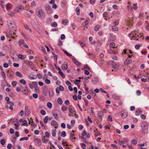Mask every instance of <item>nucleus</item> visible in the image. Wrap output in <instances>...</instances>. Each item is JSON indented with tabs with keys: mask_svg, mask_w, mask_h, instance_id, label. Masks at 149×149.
I'll return each mask as SVG.
<instances>
[{
	"mask_svg": "<svg viewBox=\"0 0 149 149\" xmlns=\"http://www.w3.org/2000/svg\"><path fill=\"white\" fill-rule=\"evenodd\" d=\"M141 127V131L143 133L145 134L147 132L148 125L147 123L144 121L140 123Z\"/></svg>",
	"mask_w": 149,
	"mask_h": 149,
	"instance_id": "f257e3e1",
	"label": "nucleus"
},
{
	"mask_svg": "<svg viewBox=\"0 0 149 149\" xmlns=\"http://www.w3.org/2000/svg\"><path fill=\"white\" fill-rule=\"evenodd\" d=\"M36 13L37 16L39 18L43 19L45 16V13L42 9H38L36 10Z\"/></svg>",
	"mask_w": 149,
	"mask_h": 149,
	"instance_id": "f03ea898",
	"label": "nucleus"
},
{
	"mask_svg": "<svg viewBox=\"0 0 149 149\" xmlns=\"http://www.w3.org/2000/svg\"><path fill=\"white\" fill-rule=\"evenodd\" d=\"M136 31H135L133 32H132L130 33L129 34V36L131 38V39H132L135 40L136 38H137L139 36V35H136Z\"/></svg>",
	"mask_w": 149,
	"mask_h": 149,
	"instance_id": "7ed1b4c3",
	"label": "nucleus"
},
{
	"mask_svg": "<svg viewBox=\"0 0 149 149\" xmlns=\"http://www.w3.org/2000/svg\"><path fill=\"white\" fill-rule=\"evenodd\" d=\"M46 10L47 11V14H51L52 13V10L51 7L49 6H46Z\"/></svg>",
	"mask_w": 149,
	"mask_h": 149,
	"instance_id": "20e7f679",
	"label": "nucleus"
},
{
	"mask_svg": "<svg viewBox=\"0 0 149 149\" xmlns=\"http://www.w3.org/2000/svg\"><path fill=\"white\" fill-rule=\"evenodd\" d=\"M51 124L52 125L54 126L55 128H57L58 127V124L57 122L55 120H52Z\"/></svg>",
	"mask_w": 149,
	"mask_h": 149,
	"instance_id": "39448f33",
	"label": "nucleus"
},
{
	"mask_svg": "<svg viewBox=\"0 0 149 149\" xmlns=\"http://www.w3.org/2000/svg\"><path fill=\"white\" fill-rule=\"evenodd\" d=\"M121 116L123 118H125L127 117V112L122 110L121 111Z\"/></svg>",
	"mask_w": 149,
	"mask_h": 149,
	"instance_id": "423d86ee",
	"label": "nucleus"
},
{
	"mask_svg": "<svg viewBox=\"0 0 149 149\" xmlns=\"http://www.w3.org/2000/svg\"><path fill=\"white\" fill-rule=\"evenodd\" d=\"M48 89L46 87H43L42 88V91L43 94L45 96L47 95Z\"/></svg>",
	"mask_w": 149,
	"mask_h": 149,
	"instance_id": "0eeeda50",
	"label": "nucleus"
},
{
	"mask_svg": "<svg viewBox=\"0 0 149 149\" xmlns=\"http://www.w3.org/2000/svg\"><path fill=\"white\" fill-rule=\"evenodd\" d=\"M74 109V107L72 105H70L69 106V112L70 114H73L74 111H73V109Z\"/></svg>",
	"mask_w": 149,
	"mask_h": 149,
	"instance_id": "6e6552de",
	"label": "nucleus"
},
{
	"mask_svg": "<svg viewBox=\"0 0 149 149\" xmlns=\"http://www.w3.org/2000/svg\"><path fill=\"white\" fill-rule=\"evenodd\" d=\"M82 135L83 136H86L87 138H89L90 137V135L88 133H87L86 131H84L82 134Z\"/></svg>",
	"mask_w": 149,
	"mask_h": 149,
	"instance_id": "1a4fd4ad",
	"label": "nucleus"
},
{
	"mask_svg": "<svg viewBox=\"0 0 149 149\" xmlns=\"http://www.w3.org/2000/svg\"><path fill=\"white\" fill-rule=\"evenodd\" d=\"M72 60L74 62V63L78 66H80L81 63L78 61H77L75 58H72Z\"/></svg>",
	"mask_w": 149,
	"mask_h": 149,
	"instance_id": "9d476101",
	"label": "nucleus"
},
{
	"mask_svg": "<svg viewBox=\"0 0 149 149\" xmlns=\"http://www.w3.org/2000/svg\"><path fill=\"white\" fill-rule=\"evenodd\" d=\"M58 73L61 75L63 78H64L65 77V75L63 74L60 68H58Z\"/></svg>",
	"mask_w": 149,
	"mask_h": 149,
	"instance_id": "9b49d317",
	"label": "nucleus"
},
{
	"mask_svg": "<svg viewBox=\"0 0 149 149\" xmlns=\"http://www.w3.org/2000/svg\"><path fill=\"white\" fill-rule=\"evenodd\" d=\"M6 100L7 102V104H12V105H14V103L12 102H10V98L8 97H6Z\"/></svg>",
	"mask_w": 149,
	"mask_h": 149,
	"instance_id": "f8f14e48",
	"label": "nucleus"
},
{
	"mask_svg": "<svg viewBox=\"0 0 149 149\" xmlns=\"http://www.w3.org/2000/svg\"><path fill=\"white\" fill-rule=\"evenodd\" d=\"M132 60L131 59H126L124 62V65H125L130 64L132 63Z\"/></svg>",
	"mask_w": 149,
	"mask_h": 149,
	"instance_id": "ddd939ff",
	"label": "nucleus"
},
{
	"mask_svg": "<svg viewBox=\"0 0 149 149\" xmlns=\"http://www.w3.org/2000/svg\"><path fill=\"white\" fill-rule=\"evenodd\" d=\"M58 111L57 110L54 111L52 113V115L54 116L55 119H57L58 114L57 112Z\"/></svg>",
	"mask_w": 149,
	"mask_h": 149,
	"instance_id": "4468645a",
	"label": "nucleus"
},
{
	"mask_svg": "<svg viewBox=\"0 0 149 149\" xmlns=\"http://www.w3.org/2000/svg\"><path fill=\"white\" fill-rule=\"evenodd\" d=\"M74 134H73L72 133L70 134V139L72 141H74L75 139H76V138L74 137Z\"/></svg>",
	"mask_w": 149,
	"mask_h": 149,
	"instance_id": "2eb2a0df",
	"label": "nucleus"
},
{
	"mask_svg": "<svg viewBox=\"0 0 149 149\" xmlns=\"http://www.w3.org/2000/svg\"><path fill=\"white\" fill-rule=\"evenodd\" d=\"M118 67V65L116 64L114 61H112V67L114 68H116Z\"/></svg>",
	"mask_w": 149,
	"mask_h": 149,
	"instance_id": "dca6fc26",
	"label": "nucleus"
},
{
	"mask_svg": "<svg viewBox=\"0 0 149 149\" xmlns=\"http://www.w3.org/2000/svg\"><path fill=\"white\" fill-rule=\"evenodd\" d=\"M112 96V98L115 100H118L120 98V97L119 96L115 94H113Z\"/></svg>",
	"mask_w": 149,
	"mask_h": 149,
	"instance_id": "f3484780",
	"label": "nucleus"
},
{
	"mask_svg": "<svg viewBox=\"0 0 149 149\" xmlns=\"http://www.w3.org/2000/svg\"><path fill=\"white\" fill-rule=\"evenodd\" d=\"M27 87L26 86L24 88L23 90L22 91V92L24 93V95H27L28 93V91H27Z\"/></svg>",
	"mask_w": 149,
	"mask_h": 149,
	"instance_id": "a211bd4d",
	"label": "nucleus"
},
{
	"mask_svg": "<svg viewBox=\"0 0 149 149\" xmlns=\"http://www.w3.org/2000/svg\"><path fill=\"white\" fill-rule=\"evenodd\" d=\"M24 62L26 64H27L30 66H32L33 65V63L31 61L26 60L24 61Z\"/></svg>",
	"mask_w": 149,
	"mask_h": 149,
	"instance_id": "6ab92c4d",
	"label": "nucleus"
},
{
	"mask_svg": "<svg viewBox=\"0 0 149 149\" xmlns=\"http://www.w3.org/2000/svg\"><path fill=\"white\" fill-rule=\"evenodd\" d=\"M8 74L10 77H12L14 74V72L12 71L8 70L7 72Z\"/></svg>",
	"mask_w": 149,
	"mask_h": 149,
	"instance_id": "aec40b11",
	"label": "nucleus"
},
{
	"mask_svg": "<svg viewBox=\"0 0 149 149\" xmlns=\"http://www.w3.org/2000/svg\"><path fill=\"white\" fill-rule=\"evenodd\" d=\"M103 115V112L102 111H100L99 112V113L97 115V116L99 117L100 118H101L102 119V116Z\"/></svg>",
	"mask_w": 149,
	"mask_h": 149,
	"instance_id": "412c9836",
	"label": "nucleus"
},
{
	"mask_svg": "<svg viewBox=\"0 0 149 149\" xmlns=\"http://www.w3.org/2000/svg\"><path fill=\"white\" fill-rule=\"evenodd\" d=\"M68 68L67 65L65 64H63L61 66V68L63 70H66Z\"/></svg>",
	"mask_w": 149,
	"mask_h": 149,
	"instance_id": "4be33fe9",
	"label": "nucleus"
},
{
	"mask_svg": "<svg viewBox=\"0 0 149 149\" xmlns=\"http://www.w3.org/2000/svg\"><path fill=\"white\" fill-rule=\"evenodd\" d=\"M142 113V111L141 110H137L135 113L136 116H139Z\"/></svg>",
	"mask_w": 149,
	"mask_h": 149,
	"instance_id": "5701e85b",
	"label": "nucleus"
},
{
	"mask_svg": "<svg viewBox=\"0 0 149 149\" xmlns=\"http://www.w3.org/2000/svg\"><path fill=\"white\" fill-rule=\"evenodd\" d=\"M68 22V20L67 19H64L62 20V23L65 25L67 24Z\"/></svg>",
	"mask_w": 149,
	"mask_h": 149,
	"instance_id": "b1692460",
	"label": "nucleus"
},
{
	"mask_svg": "<svg viewBox=\"0 0 149 149\" xmlns=\"http://www.w3.org/2000/svg\"><path fill=\"white\" fill-rule=\"evenodd\" d=\"M57 102L60 105L62 104L63 103V101L61 98L60 97H59L58 98Z\"/></svg>",
	"mask_w": 149,
	"mask_h": 149,
	"instance_id": "393cba45",
	"label": "nucleus"
},
{
	"mask_svg": "<svg viewBox=\"0 0 149 149\" xmlns=\"http://www.w3.org/2000/svg\"><path fill=\"white\" fill-rule=\"evenodd\" d=\"M24 26L25 28L27 30H29V31L30 32H32V30L31 29H30L29 28L28 25L27 24H24Z\"/></svg>",
	"mask_w": 149,
	"mask_h": 149,
	"instance_id": "a878e982",
	"label": "nucleus"
},
{
	"mask_svg": "<svg viewBox=\"0 0 149 149\" xmlns=\"http://www.w3.org/2000/svg\"><path fill=\"white\" fill-rule=\"evenodd\" d=\"M49 117L48 116H46L45 118L43 119V121L45 123H46L48 121Z\"/></svg>",
	"mask_w": 149,
	"mask_h": 149,
	"instance_id": "bb28decb",
	"label": "nucleus"
},
{
	"mask_svg": "<svg viewBox=\"0 0 149 149\" xmlns=\"http://www.w3.org/2000/svg\"><path fill=\"white\" fill-rule=\"evenodd\" d=\"M8 15L10 17H13L15 16V13H11L10 11H9L8 13Z\"/></svg>",
	"mask_w": 149,
	"mask_h": 149,
	"instance_id": "cd10ccee",
	"label": "nucleus"
},
{
	"mask_svg": "<svg viewBox=\"0 0 149 149\" xmlns=\"http://www.w3.org/2000/svg\"><path fill=\"white\" fill-rule=\"evenodd\" d=\"M100 28V26L99 25H96L94 28V30L95 31H97Z\"/></svg>",
	"mask_w": 149,
	"mask_h": 149,
	"instance_id": "c85d7f7f",
	"label": "nucleus"
},
{
	"mask_svg": "<svg viewBox=\"0 0 149 149\" xmlns=\"http://www.w3.org/2000/svg\"><path fill=\"white\" fill-rule=\"evenodd\" d=\"M34 141L38 144L41 142V141L40 139H34Z\"/></svg>",
	"mask_w": 149,
	"mask_h": 149,
	"instance_id": "c756f323",
	"label": "nucleus"
},
{
	"mask_svg": "<svg viewBox=\"0 0 149 149\" xmlns=\"http://www.w3.org/2000/svg\"><path fill=\"white\" fill-rule=\"evenodd\" d=\"M51 25L53 27H56L57 26V24L56 22H54L51 23Z\"/></svg>",
	"mask_w": 149,
	"mask_h": 149,
	"instance_id": "7c9ffc66",
	"label": "nucleus"
},
{
	"mask_svg": "<svg viewBox=\"0 0 149 149\" xmlns=\"http://www.w3.org/2000/svg\"><path fill=\"white\" fill-rule=\"evenodd\" d=\"M34 88L35 89V92L36 93H38L39 92V88L38 86H36L34 87Z\"/></svg>",
	"mask_w": 149,
	"mask_h": 149,
	"instance_id": "2f4dec72",
	"label": "nucleus"
},
{
	"mask_svg": "<svg viewBox=\"0 0 149 149\" xmlns=\"http://www.w3.org/2000/svg\"><path fill=\"white\" fill-rule=\"evenodd\" d=\"M30 114V111L29 110L25 111V114L26 116H28Z\"/></svg>",
	"mask_w": 149,
	"mask_h": 149,
	"instance_id": "473e14b6",
	"label": "nucleus"
},
{
	"mask_svg": "<svg viewBox=\"0 0 149 149\" xmlns=\"http://www.w3.org/2000/svg\"><path fill=\"white\" fill-rule=\"evenodd\" d=\"M49 96L50 97H52L54 94V92L53 90H51L49 92Z\"/></svg>",
	"mask_w": 149,
	"mask_h": 149,
	"instance_id": "72a5a7b5",
	"label": "nucleus"
},
{
	"mask_svg": "<svg viewBox=\"0 0 149 149\" xmlns=\"http://www.w3.org/2000/svg\"><path fill=\"white\" fill-rule=\"evenodd\" d=\"M79 43L81 45V46L82 47H83L86 46V44L85 43H82L81 41H79Z\"/></svg>",
	"mask_w": 149,
	"mask_h": 149,
	"instance_id": "f704fd0d",
	"label": "nucleus"
},
{
	"mask_svg": "<svg viewBox=\"0 0 149 149\" xmlns=\"http://www.w3.org/2000/svg\"><path fill=\"white\" fill-rule=\"evenodd\" d=\"M76 11L77 12V15H79L80 14V9L79 7H77L76 9Z\"/></svg>",
	"mask_w": 149,
	"mask_h": 149,
	"instance_id": "c9c22d12",
	"label": "nucleus"
},
{
	"mask_svg": "<svg viewBox=\"0 0 149 149\" xmlns=\"http://www.w3.org/2000/svg\"><path fill=\"white\" fill-rule=\"evenodd\" d=\"M42 140L43 141V142L44 143H47L48 141V140L47 139H45V137L44 136L42 139Z\"/></svg>",
	"mask_w": 149,
	"mask_h": 149,
	"instance_id": "e433bc0d",
	"label": "nucleus"
},
{
	"mask_svg": "<svg viewBox=\"0 0 149 149\" xmlns=\"http://www.w3.org/2000/svg\"><path fill=\"white\" fill-rule=\"evenodd\" d=\"M47 107L50 109L52 108V104L50 102H48L47 104Z\"/></svg>",
	"mask_w": 149,
	"mask_h": 149,
	"instance_id": "4c0bfd02",
	"label": "nucleus"
},
{
	"mask_svg": "<svg viewBox=\"0 0 149 149\" xmlns=\"http://www.w3.org/2000/svg\"><path fill=\"white\" fill-rule=\"evenodd\" d=\"M115 45V43L114 42H112L110 45V48L112 47L113 48H115L114 46Z\"/></svg>",
	"mask_w": 149,
	"mask_h": 149,
	"instance_id": "58836bf2",
	"label": "nucleus"
},
{
	"mask_svg": "<svg viewBox=\"0 0 149 149\" xmlns=\"http://www.w3.org/2000/svg\"><path fill=\"white\" fill-rule=\"evenodd\" d=\"M112 29L114 31H117L118 30V28L116 26H112Z\"/></svg>",
	"mask_w": 149,
	"mask_h": 149,
	"instance_id": "ea45409f",
	"label": "nucleus"
},
{
	"mask_svg": "<svg viewBox=\"0 0 149 149\" xmlns=\"http://www.w3.org/2000/svg\"><path fill=\"white\" fill-rule=\"evenodd\" d=\"M29 139V138L28 137H23L20 138L19 139V140L20 141H22L23 140H27Z\"/></svg>",
	"mask_w": 149,
	"mask_h": 149,
	"instance_id": "a19ab883",
	"label": "nucleus"
},
{
	"mask_svg": "<svg viewBox=\"0 0 149 149\" xmlns=\"http://www.w3.org/2000/svg\"><path fill=\"white\" fill-rule=\"evenodd\" d=\"M17 84V82L15 81H13L12 82L11 84L13 87H15Z\"/></svg>",
	"mask_w": 149,
	"mask_h": 149,
	"instance_id": "79ce46f5",
	"label": "nucleus"
},
{
	"mask_svg": "<svg viewBox=\"0 0 149 149\" xmlns=\"http://www.w3.org/2000/svg\"><path fill=\"white\" fill-rule=\"evenodd\" d=\"M24 42V40H20L18 41V43L19 45H23Z\"/></svg>",
	"mask_w": 149,
	"mask_h": 149,
	"instance_id": "37998d69",
	"label": "nucleus"
},
{
	"mask_svg": "<svg viewBox=\"0 0 149 149\" xmlns=\"http://www.w3.org/2000/svg\"><path fill=\"white\" fill-rule=\"evenodd\" d=\"M19 82L22 84H23L24 85H25L26 84V82L25 80L23 79H21L19 81Z\"/></svg>",
	"mask_w": 149,
	"mask_h": 149,
	"instance_id": "c03bdc74",
	"label": "nucleus"
},
{
	"mask_svg": "<svg viewBox=\"0 0 149 149\" xmlns=\"http://www.w3.org/2000/svg\"><path fill=\"white\" fill-rule=\"evenodd\" d=\"M56 130H52V135L54 137L56 135Z\"/></svg>",
	"mask_w": 149,
	"mask_h": 149,
	"instance_id": "a18cd8bd",
	"label": "nucleus"
},
{
	"mask_svg": "<svg viewBox=\"0 0 149 149\" xmlns=\"http://www.w3.org/2000/svg\"><path fill=\"white\" fill-rule=\"evenodd\" d=\"M58 88L59 89V90L61 91H63L64 90V88L61 85H60Z\"/></svg>",
	"mask_w": 149,
	"mask_h": 149,
	"instance_id": "49530a36",
	"label": "nucleus"
},
{
	"mask_svg": "<svg viewBox=\"0 0 149 149\" xmlns=\"http://www.w3.org/2000/svg\"><path fill=\"white\" fill-rule=\"evenodd\" d=\"M16 74L18 76L21 77L22 76V74L19 72H17L16 73Z\"/></svg>",
	"mask_w": 149,
	"mask_h": 149,
	"instance_id": "de8ad7c7",
	"label": "nucleus"
},
{
	"mask_svg": "<svg viewBox=\"0 0 149 149\" xmlns=\"http://www.w3.org/2000/svg\"><path fill=\"white\" fill-rule=\"evenodd\" d=\"M40 113L42 115H44L46 114L45 111L43 110H41Z\"/></svg>",
	"mask_w": 149,
	"mask_h": 149,
	"instance_id": "09e8293b",
	"label": "nucleus"
},
{
	"mask_svg": "<svg viewBox=\"0 0 149 149\" xmlns=\"http://www.w3.org/2000/svg\"><path fill=\"white\" fill-rule=\"evenodd\" d=\"M11 7L10 6V5L9 3H7L6 4V9L7 10H8L10 9Z\"/></svg>",
	"mask_w": 149,
	"mask_h": 149,
	"instance_id": "8fccbe9b",
	"label": "nucleus"
},
{
	"mask_svg": "<svg viewBox=\"0 0 149 149\" xmlns=\"http://www.w3.org/2000/svg\"><path fill=\"white\" fill-rule=\"evenodd\" d=\"M24 123H22V126H28V124L27 123V122L26 120H24L23 121Z\"/></svg>",
	"mask_w": 149,
	"mask_h": 149,
	"instance_id": "3c124183",
	"label": "nucleus"
},
{
	"mask_svg": "<svg viewBox=\"0 0 149 149\" xmlns=\"http://www.w3.org/2000/svg\"><path fill=\"white\" fill-rule=\"evenodd\" d=\"M13 24L12 22H10L9 23V24H8V26L10 28H12L14 27V25H12Z\"/></svg>",
	"mask_w": 149,
	"mask_h": 149,
	"instance_id": "603ef678",
	"label": "nucleus"
},
{
	"mask_svg": "<svg viewBox=\"0 0 149 149\" xmlns=\"http://www.w3.org/2000/svg\"><path fill=\"white\" fill-rule=\"evenodd\" d=\"M36 5V3L34 1H33L31 3V7H33V6Z\"/></svg>",
	"mask_w": 149,
	"mask_h": 149,
	"instance_id": "864d4df0",
	"label": "nucleus"
},
{
	"mask_svg": "<svg viewBox=\"0 0 149 149\" xmlns=\"http://www.w3.org/2000/svg\"><path fill=\"white\" fill-rule=\"evenodd\" d=\"M61 134L62 136H63V137H65L66 135V133L64 131H63L61 132Z\"/></svg>",
	"mask_w": 149,
	"mask_h": 149,
	"instance_id": "5fc2aeb1",
	"label": "nucleus"
},
{
	"mask_svg": "<svg viewBox=\"0 0 149 149\" xmlns=\"http://www.w3.org/2000/svg\"><path fill=\"white\" fill-rule=\"evenodd\" d=\"M0 143L2 145H4L5 143V140L4 139H2L1 140Z\"/></svg>",
	"mask_w": 149,
	"mask_h": 149,
	"instance_id": "6e6d98bb",
	"label": "nucleus"
},
{
	"mask_svg": "<svg viewBox=\"0 0 149 149\" xmlns=\"http://www.w3.org/2000/svg\"><path fill=\"white\" fill-rule=\"evenodd\" d=\"M45 82L46 84H49L50 83V81L49 79H46L45 80Z\"/></svg>",
	"mask_w": 149,
	"mask_h": 149,
	"instance_id": "4d7b16f0",
	"label": "nucleus"
},
{
	"mask_svg": "<svg viewBox=\"0 0 149 149\" xmlns=\"http://www.w3.org/2000/svg\"><path fill=\"white\" fill-rule=\"evenodd\" d=\"M108 120L110 121L111 122H112V117L110 115H109L108 116Z\"/></svg>",
	"mask_w": 149,
	"mask_h": 149,
	"instance_id": "13d9d810",
	"label": "nucleus"
},
{
	"mask_svg": "<svg viewBox=\"0 0 149 149\" xmlns=\"http://www.w3.org/2000/svg\"><path fill=\"white\" fill-rule=\"evenodd\" d=\"M141 118L143 120H145L146 118V116L143 114H142L141 115Z\"/></svg>",
	"mask_w": 149,
	"mask_h": 149,
	"instance_id": "bf43d9fd",
	"label": "nucleus"
},
{
	"mask_svg": "<svg viewBox=\"0 0 149 149\" xmlns=\"http://www.w3.org/2000/svg\"><path fill=\"white\" fill-rule=\"evenodd\" d=\"M119 23V22L117 20H116L114 21V24L116 25H118Z\"/></svg>",
	"mask_w": 149,
	"mask_h": 149,
	"instance_id": "052dcab7",
	"label": "nucleus"
},
{
	"mask_svg": "<svg viewBox=\"0 0 149 149\" xmlns=\"http://www.w3.org/2000/svg\"><path fill=\"white\" fill-rule=\"evenodd\" d=\"M9 132L11 134H13L14 132V129L12 128L10 129Z\"/></svg>",
	"mask_w": 149,
	"mask_h": 149,
	"instance_id": "680f3d73",
	"label": "nucleus"
},
{
	"mask_svg": "<svg viewBox=\"0 0 149 149\" xmlns=\"http://www.w3.org/2000/svg\"><path fill=\"white\" fill-rule=\"evenodd\" d=\"M18 57L20 59H23L24 58L23 57V56L22 55L19 54L18 56Z\"/></svg>",
	"mask_w": 149,
	"mask_h": 149,
	"instance_id": "e2e57ef3",
	"label": "nucleus"
},
{
	"mask_svg": "<svg viewBox=\"0 0 149 149\" xmlns=\"http://www.w3.org/2000/svg\"><path fill=\"white\" fill-rule=\"evenodd\" d=\"M132 143L134 145H136L137 143V141L135 140H133L132 141Z\"/></svg>",
	"mask_w": 149,
	"mask_h": 149,
	"instance_id": "0e129e2a",
	"label": "nucleus"
},
{
	"mask_svg": "<svg viewBox=\"0 0 149 149\" xmlns=\"http://www.w3.org/2000/svg\"><path fill=\"white\" fill-rule=\"evenodd\" d=\"M61 109L63 111H66L67 109L65 106H62L61 107Z\"/></svg>",
	"mask_w": 149,
	"mask_h": 149,
	"instance_id": "69168bd1",
	"label": "nucleus"
},
{
	"mask_svg": "<svg viewBox=\"0 0 149 149\" xmlns=\"http://www.w3.org/2000/svg\"><path fill=\"white\" fill-rule=\"evenodd\" d=\"M82 148H83L86 147V145L84 143H81L80 144Z\"/></svg>",
	"mask_w": 149,
	"mask_h": 149,
	"instance_id": "338daca9",
	"label": "nucleus"
},
{
	"mask_svg": "<svg viewBox=\"0 0 149 149\" xmlns=\"http://www.w3.org/2000/svg\"><path fill=\"white\" fill-rule=\"evenodd\" d=\"M12 147V145L10 143H9L7 146V148L8 149H10Z\"/></svg>",
	"mask_w": 149,
	"mask_h": 149,
	"instance_id": "774afa93",
	"label": "nucleus"
}]
</instances>
